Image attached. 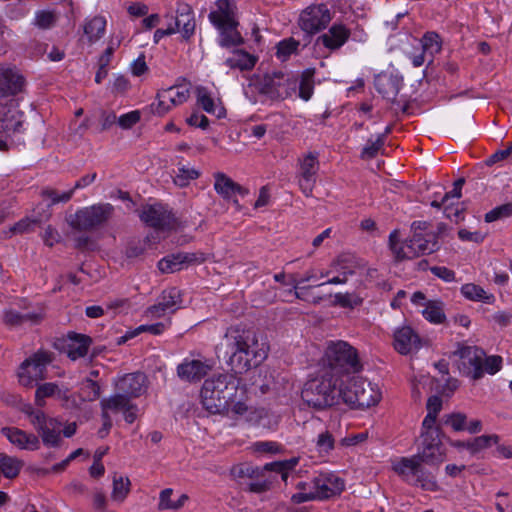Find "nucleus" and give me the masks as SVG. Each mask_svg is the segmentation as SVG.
I'll use <instances>...</instances> for the list:
<instances>
[{
    "label": "nucleus",
    "mask_w": 512,
    "mask_h": 512,
    "mask_svg": "<svg viewBox=\"0 0 512 512\" xmlns=\"http://www.w3.org/2000/svg\"><path fill=\"white\" fill-rule=\"evenodd\" d=\"M203 407L213 414L242 416L247 410L246 387L235 374H218L207 378L200 392Z\"/></svg>",
    "instance_id": "f257e3e1"
},
{
    "label": "nucleus",
    "mask_w": 512,
    "mask_h": 512,
    "mask_svg": "<svg viewBox=\"0 0 512 512\" xmlns=\"http://www.w3.org/2000/svg\"><path fill=\"white\" fill-rule=\"evenodd\" d=\"M219 350L229 355L228 365L235 374L259 366L268 355V346L259 342L257 333L238 325L226 330Z\"/></svg>",
    "instance_id": "f03ea898"
},
{
    "label": "nucleus",
    "mask_w": 512,
    "mask_h": 512,
    "mask_svg": "<svg viewBox=\"0 0 512 512\" xmlns=\"http://www.w3.org/2000/svg\"><path fill=\"white\" fill-rule=\"evenodd\" d=\"M343 380L321 369L320 375L308 381L301 396L308 406L324 410L342 401Z\"/></svg>",
    "instance_id": "7ed1b4c3"
},
{
    "label": "nucleus",
    "mask_w": 512,
    "mask_h": 512,
    "mask_svg": "<svg viewBox=\"0 0 512 512\" xmlns=\"http://www.w3.org/2000/svg\"><path fill=\"white\" fill-rule=\"evenodd\" d=\"M323 371L342 380L362 369L357 349L343 340L330 341L323 357Z\"/></svg>",
    "instance_id": "20e7f679"
},
{
    "label": "nucleus",
    "mask_w": 512,
    "mask_h": 512,
    "mask_svg": "<svg viewBox=\"0 0 512 512\" xmlns=\"http://www.w3.org/2000/svg\"><path fill=\"white\" fill-rule=\"evenodd\" d=\"M421 222H414L412 229L413 235L409 240L401 242L398 230H394L389 235V247L395 260L403 261L413 259L421 255L431 254L438 250L439 245L437 237L433 233L418 232L421 228Z\"/></svg>",
    "instance_id": "39448f33"
},
{
    "label": "nucleus",
    "mask_w": 512,
    "mask_h": 512,
    "mask_svg": "<svg viewBox=\"0 0 512 512\" xmlns=\"http://www.w3.org/2000/svg\"><path fill=\"white\" fill-rule=\"evenodd\" d=\"M380 399L381 392L377 385L362 378L351 377L347 384H343L341 402L351 408H369L376 405Z\"/></svg>",
    "instance_id": "423d86ee"
},
{
    "label": "nucleus",
    "mask_w": 512,
    "mask_h": 512,
    "mask_svg": "<svg viewBox=\"0 0 512 512\" xmlns=\"http://www.w3.org/2000/svg\"><path fill=\"white\" fill-rule=\"evenodd\" d=\"M417 455L411 457H401L392 464V469L404 481L409 484L420 486L423 490L438 491L439 486L435 478L423 467Z\"/></svg>",
    "instance_id": "0eeeda50"
},
{
    "label": "nucleus",
    "mask_w": 512,
    "mask_h": 512,
    "mask_svg": "<svg viewBox=\"0 0 512 512\" xmlns=\"http://www.w3.org/2000/svg\"><path fill=\"white\" fill-rule=\"evenodd\" d=\"M114 215V206L110 203H98L81 208L70 216L69 224L79 231H91L104 226Z\"/></svg>",
    "instance_id": "6e6552de"
},
{
    "label": "nucleus",
    "mask_w": 512,
    "mask_h": 512,
    "mask_svg": "<svg viewBox=\"0 0 512 512\" xmlns=\"http://www.w3.org/2000/svg\"><path fill=\"white\" fill-rule=\"evenodd\" d=\"M298 458H291L285 461H277L272 463H267L260 471L258 469V473L254 474L253 478H250V481L246 484L247 490L253 493H264L271 489L273 484V479L270 477H266L263 474V471H274L281 475L282 480L287 483L288 479L291 478L295 480L298 476L294 472V468L298 464Z\"/></svg>",
    "instance_id": "1a4fd4ad"
},
{
    "label": "nucleus",
    "mask_w": 512,
    "mask_h": 512,
    "mask_svg": "<svg viewBox=\"0 0 512 512\" xmlns=\"http://www.w3.org/2000/svg\"><path fill=\"white\" fill-rule=\"evenodd\" d=\"M298 79L291 74L274 72L266 74L259 87V92L271 100H284L292 97L297 90Z\"/></svg>",
    "instance_id": "9d476101"
},
{
    "label": "nucleus",
    "mask_w": 512,
    "mask_h": 512,
    "mask_svg": "<svg viewBox=\"0 0 512 512\" xmlns=\"http://www.w3.org/2000/svg\"><path fill=\"white\" fill-rule=\"evenodd\" d=\"M332 20V13L325 4L310 5L299 17V26L307 34H316L324 30Z\"/></svg>",
    "instance_id": "9b49d317"
},
{
    "label": "nucleus",
    "mask_w": 512,
    "mask_h": 512,
    "mask_svg": "<svg viewBox=\"0 0 512 512\" xmlns=\"http://www.w3.org/2000/svg\"><path fill=\"white\" fill-rule=\"evenodd\" d=\"M454 355L460 358L459 369L463 374L471 376L474 380L484 375L483 358L485 352L476 346H460Z\"/></svg>",
    "instance_id": "f8f14e48"
},
{
    "label": "nucleus",
    "mask_w": 512,
    "mask_h": 512,
    "mask_svg": "<svg viewBox=\"0 0 512 512\" xmlns=\"http://www.w3.org/2000/svg\"><path fill=\"white\" fill-rule=\"evenodd\" d=\"M139 217L146 225L157 230H170L176 225L173 213L161 204L144 206Z\"/></svg>",
    "instance_id": "ddd939ff"
},
{
    "label": "nucleus",
    "mask_w": 512,
    "mask_h": 512,
    "mask_svg": "<svg viewBox=\"0 0 512 512\" xmlns=\"http://www.w3.org/2000/svg\"><path fill=\"white\" fill-rule=\"evenodd\" d=\"M190 97L189 88L185 86L173 85L169 88L158 91L156 95L157 103L152 104L154 113L164 115L173 107L185 103Z\"/></svg>",
    "instance_id": "4468645a"
},
{
    "label": "nucleus",
    "mask_w": 512,
    "mask_h": 512,
    "mask_svg": "<svg viewBox=\"0 0 512 512\" xmlns=\"http://www.w3.org/2000/svg\"><path fill=\"white\" fill-rule=\"evenodd\" d=\"M35 423L39 426L43 443L47 446H58L61 440V422L54 418H47L42 410L34 409V424Z\"/></svg>",
    "instance_id": "2eb2a0df"
},
{
    "label": "nucleus",
    "mask_w": 512,
    "mask_h": 512,
    "mask_svg": "<svg viewBox=\"0 0 512 512\" xmlns=\"http://www.w3.org/2000/svg\"><path fill=\"white\" fill-rule=\"evenodd\" d=\"M316 500H324L339 495L345 488L344 480L334 473H319L314 476Z\"/></svg>",
    "instance_id": "dca6fc26"
},
{
    "label": "nucleus",
    "mask_w": 512,
    "mask_h": 512,
    "mask_svg": "<svg viewBox=\"0 0 512 512\" xmlns=\"http://www.w3.org/2000/svg\"><path fill=\"white\" fill-rule=\"evenodd\" d=\"M72 196L73 191H66L60 194L52 188L43 189L40 193L42 200L37 204L38 216L34 218V223L48 220L52 214L51 207L57 203L68 202Z\"/></svg>",
    "instance_id": "f3484780"
},
{
    "label": "nucleus",
    "mask_w": 512,
    "mask_h": 512,
    "mask_svg": "<svg viewBox=\"0 0 512 512\" xmlns=\"http://www.w3.org/2000/svg\"><path fill=\"white\" fill-rule=\"evenodd\" d=\"M25 86V78L15 67H0V97L15 96Z\"/></svg>",
    "instance_id": "a211bd4d"
},
{
    "label": "nucleus",
    "mask_w": 512,
    "mask_h": 512,
    "mask_svg": "<svg viewBox=\"0 0 512 512\" xmlns=\"http://www.w3.org/2000/svg\"><path fill=\"white\" fill-rule=\"evenodd\" d=\"M115 388L118 392L125 394L130 399L137 398L147 389V377L141 372L125 374L117 379Z\"/></svg>",
    "instance_id": "6ab92c4d"
},
{
    "label": "nucleus",
    "mask_w": 512,
    "mask_h": 512,
    "mask_svg": "<svg viewBox=\"0 0 512 512\" xmlns=\"http://www.w3.org/2000/svg\"><path fill=\"white\" fill-rule=\"evenodd\" d=\"M48 398L61 400L67 406L71 401L69 390L67 388L62 390L56 382H42L37 384L34 392V405L37 407H44L47 404Z\"/></svg>",
    "instance_id": "aec40b11"
},
{
    "label": "nucleus",
    "mask_w": 512,
    "mask_h": 512,
    "mask_svg": "<svg viewBox=\"0 0 512 512\" xmlns=\"http://www.w3.org/2000/svg\"><path fill=\"white\" fill-rule=\"evenodd\" d=\"M170 25L171 27H177V33H181L184 39H190L196 27L192 7L185 2H177L175 21Z\"/></svg>",
    "instance_id": "412c9836"
},
{
    "label": "nucleus",
    "mask_w": 512,
    "mask_h": 512,
    "mask_svg": "<svg viewBox=\"0 0 512 512\" xmlns=\"http://www.w3.org/2000/svg\"><path fill=\"white\" fill-rule=\"evenodd\" d=\"M202 261L203 258L195 253L179 252L161 259L158 262V268L162 273H174L193 263H199Z\"/></svg>",
    "instance_id": "4be33fe9"
},
{
    "label": "nucleus",
    "mask_w": 512,
    "mask_h": 512,
    "mask_svg": "<svg viewBox=\"0 0 512 512\" xmlns=\"http://www.w3.org/2000/svg\"><path fill=\"white\" fill-rule=\"evenodd\" d=\"M420 347V337L411 327L403 326L394 332V348L400 354L407 355Z\"/></svg>",
    "instance_id": "5701e85b"
},
{
    "label": "nucleus",
    "mask_w": 512,
    "mask_h": 512,
    "mask_svg": "<svg viewBox=\"0 0 512 512\" xmlns=\"http://www.w3.org/2000/svg\"><path fill=\"white\" fill-rule=\"evenodd\" d=\"M422 463L439 465L445 457V450L439 438L422 439L421 449L416 454Z\"/></svg>",
    "instance_id": "b1692460"
},
{
    "label": "nucleus",
    "mask_w": 512,
    "mask_h": 512,
    "mask_svg": "<svg viewBox=\"0 0 512 512\" xmlns=\"http://www.w3.org/2000/svg\"><path fill=\"white\" fill-rule=\"evenodd\" d=\"M374 85L383 98L393 103L402 86V79L391 73H382L375 77Z\"/></svg>",
    "instance_id": "393cba45"
},
{
    "label": "nucleus",
    "mask_w": 512,
    "mask_h": 512,
    "mask_svg": "<svg viewBox=\"0 0 512 512\" xmlns=\"http://www.w3.org/2000/svg\"><path fill=\"white\" fill-rule=\"evenodd\" d=\"M216 9L208 15L209 21L215 28L237 22L235 19V4L232 0H217Z\"/></svg>",
    "instance_id": "a878e982"
},
{
    "label": "nucleus",
    "mask_w": 512,
    "mask_h": 512,
    "mask_svg": "<svg viewBox=\"0 0 512 512\" xmlns=\"http://www.w3.org/2000/svg\"><path fill=\"white\" fill-rule=\"evenodd\" d=\"M131 404V399L125 394L118 392L112 396L103 398L100 401L101 418L105 422V426H112V420L109 412L124 411Z\"/></svg>",
    "instance_id": "bb28decb"
},
{
    "label": "nucleus",
    "mask_w": 512,
    "mask_h": 512,
    "mask_svg": "<svg viewBox=\"0 0 512 512\" xmlns=\"http://www.w3.org/2000/svg\"><path fill=\"white\" fill-rule=\"evenodd\" d=\"M209 370V365L200 360H185L177 366V375L183 381L198 382Z\"/></svg>",
    "instance_id": "cd10ccee"
},
{
    "label": "nucleus",
    "mask_w": 512,
    "mask_h": 512,
    "mask_svg": "<svg viewBox=\"0 0 512 512\" xmlns=\"http://www.w3.org/2000/svg\"><path fill=\"white\" fill-rule=\"evenodd\" d=\"M350 30L343 24H333L326 33L318 37L321 42L329 50H338L349 39Z\"/></svg>",
    "instance_id": "c85d7f7f"
},
{
    "label": "nucleus",
    "mask_w": 512,
    "mask_h": 512,
    "mask_svg": "<svg viewBox=\"0 0 512 512\" xmlns=\"http://www.w3.org/2000/svg\"><path fill=\"white\" fill-rule=\"evenodd\" d=\"M197 104L207 113L222 118L226 114V110L222 105H217L211 95V92L203 86L196 87L195 90Z\"/></svg>",
    "instance_id": "c756f323"
},
{
    "label": "nucleus",
    "mask_w": 512,
    "mask_h": 512,
    "mask_svg": "<svg viewBox=\"0 0 512 512\" xmlns=\"http://www.w3.org/2000/svg\"><path fill=\"white\" fill-rule=\"evenodd\" d=\"M70 343L67 347L68 357L75 361L87 355L89 346L92 342L91 338L87 335L71 333L69 334Z\"/></svg>",
    "instance_id": "7c9ffc66"
},
{
    "label": "nucleus",
    "mask_w": 512,
    "mask_h": 512,
    "mask_svg": "<svg viewBox=\"0 0 512 512\" xmlns=\"http://www.w3.org/2000/svg\"><path fill=\"white\" fill-rule=\"evenodd\" d=\"M238 22L233 24L224 25L221 28H216L219 31L218 43L223 48H230L243 44L244 40L240 32L237 30Z\"/></svg>",
    "instance_id": "2f4dec72"
},
{
    "label": "nucleus",
    "mask_w": 512,
    "mask_h": 512,
    "mask_svg": "<svg viewBox=\"0 0 512 512\" xmlns=\"http://www.w3.org/2000/svg\"><path fill=\"white\" fill-rule=\"evenodd\" d=\"M55 359V354L51 351L39 349L34 352V381H43L48 378L46 367Z\"/></svg>",
    "instance_id": "473e14b6"
},
{
    "label": "nucleus",
    "mask_w": 512,
    "mask_h": 512,
    "mask_svg": "<svg viewBox=\"0 0 512 512\" xmlns=\"http://www.w3.org/2000/svg\"><path fill=\"white\" fill-rule=\"evenodd\" d=\"M61 12L57 8H46L36 11L34 25L42 30L54 28L60 20Z\"/></svg>",
    "instance_id": "72a5a7b5"
},
{
    "label": "nucleus",
    "mask_w": 512,
    "mask_h": 512,
    "mask_svg": "<svg viewBox=\"0 0 512 512\" xmlns=\"http://www.w3.org/2000/svg\"><path fill=\"white\" fill-rule=\"evenodd\" d=\"M256 63V58L244 50H235L231 57L224 62L226 66L232 69L251 70Z\"/></svg>",
    "instance_id": "f704fd0d"
},
{
    "label": "nucleus",
    "mask_w": 512,
    "mask_h": 512,
    "mask_svg": "<svg viewBox=\"0 0 512 512\" xmlns=\"http://www.w3.org/2000/svg\"><path fill=\"white\" fill-rule=\"evenodd\" d=\"M172 495L173 489L171 488H166L160 492L158 503L159 510L177 511L181 509L188 501V496L186 494H181L177 500H173Z\"/></svg>",
    "instance_id": "c9c22d12"
},
{
    "label": "nucleus",
    "mask_w": 512,
    "mask_h": 512,
    "mask_svg": "<svg viewBox=\"0 0 512 512\" xmlns=\"http://www.w3.org/2000/svg\"><path fill=\"white\" fill-rule=\"evenodd\" d=\"M296 489L299 490V492L292 495L291 500L296 503H304L311 500H316V497H314V490H315V481L314 476L312 478H309L305 481H297L295 483Z\"/></svg>",
    "instance_id": "e433bc0d"
},
{
    "label": "nucleus",
    "mask_w": 512,
    "mask_h": 512,
    "mask_svg": "<svg viewBox=\"0 0 512 512\" xmlns=\"http://www.w3.org/2000/svg\"><path fill=\"white\" fill-rule=\"evenodd\" d=\"M500 437L497 434L481 435L471 441H467L465 448L473 455L499 443Z\"/></svg>",
    "instance_id": "4c0bfd02"
},
{
    "label": "nucleus",
    "mask_w": 512,
    "mask_h": 512,
    "mask_svg": "<svg viewBox=\"0 0 512 512\" xmlns=\"http://www.w3.org/2000/svg\"><path fill=\"white\" fill-rule=\"evenodd\" d=\"M79 398L82 402H93L99 399L101 387L91 378H85L80 383Z\"/></svg>",
    "instance_id": "58836bf2"
},
{
    "label": "nucleus",
    "mask_w": 512,
    "mask_h": 512,
    "mask_svg": "<svg viewBox=\"0 0 512 512\" xmlns=\"http://www.w3.org/2000/svg\"><path fill=\"white\" fill-rule=\"evenodd\" d=\"M106 20L104 17L95 16L84 26V33L87 35L90 43L98 41L105 33Z\"/></svg>",
    "instance_id": "ea45409f"
},
{
    "label": "nucleus",
    "mask_w": 512,
    "mask_h": 512,
    "mask_svg": "<svg viewBox=\"0 0 512 512\" xmlns=\"http://www.w3.org/2000/svg\"><path fill=\"white\" fill-rule=\"evenodd\" d=\"M22 466L23 462L20 459L0 453V473L6 478L11 479L18 476Z\"/></svg>",
    "instance_id": "a19ab883"
},
{
    "label": "nucleus",
    "mask_w": 512,
    "mask_h": 512,
    "mask_svg": "<svg viewBox=\"0 0 512 512\" xmlns=\"http://www.w3.org/2000/svg\"><path fill=\"white\" fill-rule=\"evenodd\" d=\"M131 482L128 477L114 474L113 476V489L111 493V499L115 502H123L130 492Z\"/></svg>",
    "instance_id": "79ce46f5"
},
{
    "label": "nucleus",
    "mask_w": 512,
    "mask_h": 512,
    "mask_svg": "<svg viewBox=\"0 0 512 512\" xmlns=\"http://www.w3.org/2000/svg\"><path fill=\"white\" fill-rule=\"evenodd\" d=\"M162 306L168 309L170 313L175 312L182 303L181 292L176 287L164 290L159 297Z\"/></svg>",
    "instance_id": "37998d69"
},
{
    "label": "nucleus",
    "mask_w": 512,
    "mask_h": 512,
    "mask_svg": "<svg viewBox=\"0 0 512 512\" xmlns=\"http://www.w3.org/2000/svg\"><path fill=\"white\" fill-rule=\"evenodd\" d=\"M234 187H236V182L230 177L226 176L224 173L215 174L214 189L223 198L229 199L233 197Z\"/></svg>",
    "instance_id": "c03bdc74"
},
{
    "label": "nucleus",
    "mask_w": 512,
    "mask_h": 512,
    "mask_svg": "<svg viewBox=\"0 0 512 512\" xmlns=\"http://www.w3.org/2000/svg\"><path fill=\"white\" fill-rule=\"evenodd\" d=\"M422 313L424 318L431 323L440 324L445 320L443 303L441 301H428Z\"/></svg>",
    "instance_id": "a18cd8bd"
},
{
    "label": "nucleus",
    "mask_w": 512,
    "mask_h": 512,
    "mask_svg": "<svg viewBox=\"0 0 512 512\" xmlns=\"http://www.w3.org/2000/svg\"><path fill=\"white\" fill-rule=\"evenodd\" d=\"M442 48L440 36L436 32H427L420 40V49L431 57L439 53Z\"/></svg>",
    "instance_id": "49530a36"
},
{
    "label": "nucleus",
    "mask_w": 512,
    "mask_h": 512,
    "mask_svg": "<svg viewBox=\"0 0 512 512\" xmlns=\"http://www.w3.org/2000/svg\"><path fill=\"white\" fill-rule=\"evenodd\" d=\"M461 293L465 298L472 301H483L485 303H490L491 299L493 298V296L488 295L483 288L473 283L463 285L461 288Z\"/></svg>",
    "instance_id": "de8ad7c7"
},
{
    "label": "nucleus",
    "mask_w": 512,
    "mask_h": 512,
    "mask_svg": "<svg viewBox=\"0 0 512 512\" xmlns=\"http://www.w3.org/2000/svg\"><path fill=\"white\" fill-rule=\"evenodd\" d=\"M319 170L318 154L309 152L300 159V175L316 177Z\"/></svg>",
    "instance_id": "09e8293b"
},
{
    "label": "nucleus",
    "mask_w": 512,
    "mask_h": 512,
    "mask_svg": "<svg viewBox=\"0 0 512 512\" xmlns=\"http://www.w3.org/2000/svg\"><path fill=\"white\" fill-rule=\"evenodd\" d=\"M200 176V172L192 167L181 165L175 172L173 181L179 187H186L191 180H195Z\"/></svg>",
    "instance_id": "8fccbe9b"
},
{
    "label": "nucleus",
    "mask_w": 512,
    "mask_h": 512,
    "mask_svg": "<svg viewBox=\"0 0 512 512\" xmlns=\"http://www.w3.org/2000/svg\"><path fill=\"white\" fill-rule=\"evenodd\" d=\"M297 89H299V97L301 99L308 101L311 98L314 90L313 71L305 70L302 73Z\"/></svg>",
    "instance_id": "3c124183"
},
{
    "label": "nucleus",
    "mask_w": 512,
    "mask_h": 512,
    "mask_svg": "<svg viewBox=\"0 0 512 512\" xmlns=\"http://www.w3.org/2000/svg\"><path fill=\"white\" fill-rule=\"evenodd\" d=\"M0 400L8 406L17 407L28 416L32 415L31 405L29 403H23L22 398L16 394L0 391Z\"/></svg>",
    "instance_id": "603ef678"
},
{
    "label": "nucleus",
    "mask_w": 512,
    "mask_h": 512,
    "mask_svg": "<svg viewBox=\"0 0 512 512\" xmlns=\"http://www.w3.org/2000/svg\"><path fill=\"white\" fill-rule=\"evenodd\" d=\"M2 434L14 445L20 448H25L29 443V436L22 430L15 427H4L1 430Z\"/></svg>",
    "instance_id": "864d4df0"
},
{
    "label": "nucleus",
    "mask_w": 512,
    "mask_h": 512,
    "mask_svg": "<svg viewBox=\"0 0 512 512\" xmlns=\"http://www.w3.org/2000/svg\"><path fill=\"white\" fill-rule=\"evenodd\" d=\"M385 134L377 136L375 140H368L367 144L364 146L361 152V158L363 159H372L374 158L382 149L385 142Z\"/></svg>",
    "instance_id": "5fc2aeb1"
},
{
    "label": "nucleus",
    "mask_w": 512,
    "mask_h": 512,
    "mask_svg": "<svg viewBox=\"0 0 512 512\" xmlns=\"http://www.w3.org/2000/svg\"><path fill=\"white\" fill-rule=\"evenodd\" d=\"M512 215V203H505L495 207L485 215V221L490 223L496 220L507 218Z\"/></svg>",
    "instance_id": "6e6d98bb"
},
{
    "label": "nucleus",
    "mask_w": 512,
    "mask_h": 512,
    "mask_svg": "<svg viewBox=\"0 0 512 512\" xmlns=\"http://www.w3.org/2000/svg\"><path fill=\"white\" fill-rule=\"evenodd\" d=\"M299 43L293 38L280 41L277 45V57L285 61L298 48Z\"/></svg>",
    "instance_id": "4d7b16f0"
},
{
    "label": "nucleus",
    "mask_w": 512,
    "mask_h": 512,
    "mask_svg": "<svg viewBox=\"0 0 512 512\" xmlns=\"http://www.w3.org/2000/svg\"><path fill=\"white\" fill-rule=\"evenodd\" d=\"M335 303L343 308H354L362 303V298L354 293H336Z\"/></svg>",
    "instance_id": "13d9d810"
},
{
    "label": "nucleus",
    "mask_w": 512,
    "mask_h": 512,
    "mask_svg": "<svg viewBox=\"0 0 512 512\" xmlns=\"http://www.w3.org/2000/svg\"><path fill=\"white\" fill-rule=\"evenodd\" d=\"M436 418L427 414L422 423L421 438H439V429L435 426Z\"/></svg>",
    "instance_id": "bf43d9fd"
},
{
    "label": "nucleus",
    "mask_w": 512,
    "mask_h": 512,
    "mask_svg": "<svg viewBox=\"0 0 512 512\" xmlns=\"http://www.w3.org/2000/svg\"><path fill=\"white\" fill-rule=\"evenodd\" d=\"M32 365V357L26 358L19 366L17 371V377L20 385L29 387L32 383V375L30 372V366Z\"/></svg>",
    "instance_id": "052dcab7"
},
{
    "label": "nucleus",
    "mask_w": 512,
    "mask_h": 512,
    "mask_svg": "<svg viewBox=\"0 0 512 512\" xmlns=\"http://www.w3.org/2000/svg\"><path fill=\"white\" fill-rule=\"evenodd\" d=\"M444 215L455 223L464 220V207L459 202H451L445 206Z\"/></svg>",
    "instance_id": "680f3d73"
},
{
    "label": "nucleus",
    "mask_w": 512,
    "mask_h": 512,
    "mask_svg": "<svg viewBox=\"0 0 512 512\" xmlns=\"http://www.w3.org/2000/svg\"><path fill=\"white\" fill-rule=\"evenodd\" d=\"M316 447L320 453H328L334 448V438L328 430L318 435Z\"/></svg>",
    "instance_id": "e2e57ef3"
},
{
    "label": "nucleus",
    "mask_w": 512,
    "mask_h": 512,
    "mask_svg": "<svg viewBox=\"0 0 512 512\" xmlns=\"http://www.w3.org/2000/svg\"><path fill=\"white\" fill-rule=\"evenodd\" d=\"M253 447L260 453L278 454L283 450L281 444L275 441H258L253 444Z\"/></svg>",
    "instance_id": "0e129e2a"
},
{
    "label": "nucleus",
    "mask_w": 512,
    "mask_h": 512,
    "mask_svg": "<svg viewBox=\"0 0 512 512\" xmlns=\"http://www.w3.org/2000/svg\"><path fill=\"white\" fill-rule=\"evenodd\" d=\"M30 315H22L13 310H7L3 314V321L10 327L20 326L25 320L30 319Z\"/></svg>",
    "instance_id": "69168bd1"
},
{
    "label": "nucleus",
    "mask_w": 512,
    "mask_h": 512,
    "mask_svg": "<svg viewBox=\"0 0 512 512\" xmlns=\"http://www.w3.org/2000/svg\"><path fill=\"white\" fill-rule=\"evenodd\" d=\"M140 120V112L135 110L121 115L118 124L122 129H130Z\"/></svg>",
    "instance_id": "338daca9"
},
{
    "label": "nucleus",
    "mask_w": 512,
    "mask_h": 512,
    "mask_svg": "<svg viewBox=\"0 0 512 512\" xmlns=\"http://www.w3.org/2000/svg\"><path fill=\"white\" fill-rule=\"evenodd\" d=\"M502 358L500 356H489L483 358V370L489 374H495L501 369Z\"/></svg>",
    "instance_id": "774afa93"
}]
</instances>
